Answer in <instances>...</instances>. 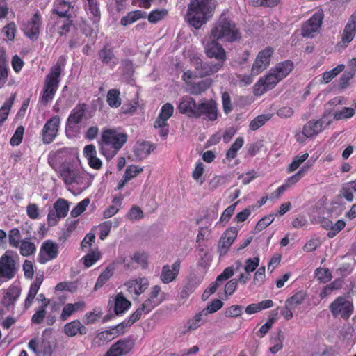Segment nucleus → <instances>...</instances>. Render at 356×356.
<instances>
[{"instance_id": "obj_57", "label": "nucleus", "mask_w": 356, "mask_h": 356, "mask_svg": "<svg viewBox=\"0 0 356 356\" xmlns=\"http://www.w3.org/2000/svg\"><path fill=\"white\" fill-rule=\"evenodd\" d=\"M330 225V230L327 233V236L329 238H333L339 233L341 230H342L346 226V222L343 220H339L335 223L332 222H328Z\"/></svg>"}, {"instance_id": "obj_34", "label": "nucleus", "mask_w": 356, "mask_h": 356, "mask_svg": "<svg viewBox=\"0 0 356 356\" xmlns=\"http://www.w3.org/2000/svg\"><path fill=\"white\" fill-rule=\"evenodd\" d=\"M114 311L117 315H122L131 307V302L122 293H118L115 297Z\"/></svg>"}, {"instance_id": "obj_58", "label": "nucleus", "mask_w": 356, "mask_h": 356, "mask_svg": "<svg viewBox=\"0 0 356 356\" xmlns=\"http://www.w3.org/2000/svg\"><path fill=\"white\" fill-rule=\"evenodd\" d=\"M89 204L90 200L88 198H86L79 202L70 212L72 217L76 218L80 216L83 212L85 211Z\"/></svg>"}, {"instance_id": "obj_52", "label": "nucleus", "mask_w": 356, "mask_h": 356, "mask_svg": "<svg viewBox=\"0 0 356 356\" xmlns=\"http://www.w3.org/2000/svg\"><path fill=\"white\" fill-rule=\"evenodd\" d=\"M211 80H202L192 86L190 89L191 93L193 95H199L208 89L211 86Z\"/></svg>"}, {"instance_id": "obj_36", "label": "nucleus", "mask_w": 356, "mask_h": 356, "mask_svg": "<svg viewBox=\"0 0 356 356\" xmlns=\"http://www.w3.org/2000/svg\"><path fill=\"white\" fill-rule=\"evenodd\" d=\"M77 170H74L68 165H63L59 170V176L66 184H72L74 182Z\"/></svg>"}, {"instance_id": "obj_2", "label": "nucleus", "mask_w": 356, "mask_h": 356, "mask_svg": "<svg viewBox=\"0 0 356 356\" xmlns=\"http://www.w3.org/2000/svg\"><path fill=\"white\" fill-rule=\"evenodd\" d=\"M215 10V0H191L186 19L190 25L199 29L211 19Z\"/></svg>"}, {"instance_id": "obj_1", "label": "nucleus", "mask_w": 356, "mask_h": 356, "mask_svg": "<svg viewBox=\"0 0 356 356\" xmlns=\"http://www.w3.org/2000/svg\"><path fill=\"white\" fill-rule=\"evenodd\" d=\"M344 104V99L342 97H336L325 104V112L323 117L318 120H310L307 122L302 131L296 134V140L303 143L307 138L313 137L321 133L332 123L331 112L333 105Z\"/></svg>"}, {"instance_id": "obj_38", "label": "nucleus", "mask_w": 356, "mask_h": 356, "mask_svg": "<svg viewBox=\"0 0 356 356\" xmlns=\"http://www.w3.org/2000/svg\"><path fill=\"white\" fill-rule=\"evenodd\" d=\"M71 8L70 3L65 0H55L53 12L58 15L60 18L70 17L68 14Z\"/></svg>"}, {"instance_id": "obj_44", "label": "nucleus", "mask_w": 356, "mask_h": 356, "mask_svg": "<svg viewBox=\"0 0 356 356\" xmlns=\"http://www.w3.org/2000/svg\"><path fill=\"white\" fill-rule=\"evenodd\" d=\"M86 11L89 17L94 22L97 23L100 19V11L96 0L87 1Z\"/></svg>"}, {"instance_id": "obj_27", "label": "nucleus", "mask_w": 356, "mask_h": 356, "mask_svg": "<svg viewBox=\"0 0 356 356\" xmlns=\"http://www.w3.org/2000/svg\"><path fill=\"white\" fill-rule=\"evenodd\" d=\"M180 268V262L175 261L172 266L165 265L162 268L161 280L163 283L168 284L172 282L178 275Z\"/></svg>"}, {"instance_id": "obj_53", "label": "nucleus", "mask_w": 356, "mask_h": 356, "mask_svg": "<svg viewBox=\"0 0 356 356\" xmlns=\"http://www.w3.org/2000/svg\"><path fill=\"white\" fill-rule=\"evenodd\" d=\"M168 11L165 9H158L150 12L148 15V21L150 23L156 24L165 17Z\"/></svg>"}, {"instance_id": "obj_56", "label": "nucleus", "mask_w": 356, "mask_h": 356, "mask_svg": "<svg viewBox=\"0 0 356 356\" xmlns=\"http://www.w3.org/2000/svg\"><path fill=\"white\" fill-rule=\"evenodd\" d=\"M142 172H143V167H140L135 165H131L126 168L124 177L126 178L127 180L130 181Z\"/></svg>"}, {"instance_id": "obj_15", "label": "nucleus", "mask_w": 356, "mask_h": 356, "mask_svg": "<svg viewBox=\"0 0 356 356\" xmlns=\"http://www.w3.org/2000/svg\"><path fill=\"white\" fill-rule=\"evenodd\" d=\"M60 124V118L55 115L49 119L42 130L43 143H51L57 136Z\"/></svg>"}, {"instance_id": "obj_41", "label": "nucleus", "mask_w": 356, "mask_h": 356, "mask_svg": "<svg viewBox=\"0 0 356 356\" xmlns=\"http://www.w3.org/2000/svg\"><path fill=\"white\" fill-rule=\"evenodd\" d=\"M17 248H19L20 254L23 257L31 256L36 252V245L31 241L29 238L23 239Z\"/></svg>"}, {"instance_id": "obj_25", "label": "nucleus", "mask_w": 356, "mask_h": 356, "mask_svg": "<svg viewBox=\"0 0 356 356\" xmlns=\"http://www.w3.org/2000/svg\"><path fill=\"white\" fill-rule=\"evenodd\" d=\"M238 234V229L236 227H232L227 229L221 236L219 244L218 250L220 254H225L229 248L232 245Z\"/></svg>"}, {"instance_id": "obj_20", "label": "nucleus", "mask_w": 356, "mask_h": 356, "mask_svg": "<svg viewBox=\"0 0 356 356\" xmlns=\"http://www.w3.org/2000/svg\"><path fill=\"white\" fill-rule=\"evenodd\" d=\"M197 106L198 104H196L193 98L189 96H184L180 99L178 110L181 113L185 114L188 117L198 118Z\"/></svg>"}, {"instance_id": "obj_35", "label": "nucleus", "mask_w": 356, "mask_h": 356, "mask_svg": "<svg viewBox=\"0 0 356 356\" xmlns=\"http://www.w3.org/2000/svg\"><path fill=\"white\" fill-rule=\"evenodd\" d=\"M115 270V263L113 262L110 264L105 270L99 275L97 282L95 285L94 289L97 290L113 276Z\"/></svg>"}, {"instance_id": "obj_16", "label": "nucleus", "mask_w": 356, "mask_h": 356, "mask_svg": "<svg viewBox=\"0 0 356 356\" xmlns=\"http://www.w3.org/2000/svg\"><path fill=\"white\" fill-rule=\"evenodd\" d=\"M323 19V12L321 10L316 12L312 17L302 25V35L311 38H314L315 33L318 32L321 28Z\"/></svg>"}, {"instance_id": "obj_6", "label": "nucleus", "mask_w": 356, "mask_h": 356, "mask_svg": "<svg viewBox=\"0 0 356 356\" xmlns=\"http://www.w3.org/2000/svg\"><path fill=\"white\" fill-rule=\"evenodd\" d=\"M60 73L61 67L59 64L57 63L51 68L45 79L43 93L41 97V102L43 104H47L54 98L58 88Z\"/></svg>"}, {"instance_id": "obj_39", "label": "nucleus", "mask_w": 356, "mask_h": 356, "mask_svg": "<svg viewBox=\"0 0 356 356\" xmlns=\"http://www.w3.org/2000/svg\"><path fill=\"white\" fill-rule=\"evenodd\" d=\"M146 17V13L140 10L131 11L124 17H122L120 24L122 26H127L134 23L135 22Z\"/></svg>"}, {"instance_id": "obj_60", "label": "nucleus", "mask_w": 356, "mask_h": 356, "mask_svg": "<svg viewBox=\"0 0 356 356\" xmlns=\"http://www.w3.org/2000/svg\"><path fill=\"white\" fill-rule=\"evenodd\" d=\"M315 277L323 283L329 282L332 278L331 273L327 268H317L315 270Z\"/></svg>"}, {"instance_id": "obj_22", "label": "nucleus", "mask_w": 356, "mask_h": 356, "mask_svg": "<svg viewBox=\"0 0 356 356\" xmlns=\"http://www.w3.org/2000/svg\"><path fill=\"white\" fill-rule=\"evenodd\" d=\"M86 104H79L71 111L67 121L66 127L73 131L77 129L86 113Z\"/></svg>"}, {"instance_id": "obj_30", "label": "nucleus", "mask_w": 356, "mask_h": 356, "mask_svg": "<svg viewBox=\"0 0 356 356\" xmlns=\"http://www.w3.org/2000/svg\"><path fill=\"white\" fill-rule=\"evenodd\" d=\"M87 331V328L79 320H74L67 323L64 326V332L70 337H74L77 334L81 335L86 334Z\"/></svg>"}, {"instance_id": "obj_11", "label": "nucleus", "mask_w": 356, "mask_h": 356, "mask_svg": "<svg viewBox=\"0 0 356 356\" xmlns=\"http://www.w3.org/2000/svg\"><path fill=\"white\" fill-rule=\"evenodd\" d=\"M174 106L170 103H165L161 108L159 116L154 123V128H159V135L166 137L168 134V120L173 115Z\"/></svg>"}, {"instance_id": "obj_33", "label": "nucleus", "mask_w": 356, "mask_h": 356, "mask_svg": "<svg viewBox=\"0 0 356 356\" xmlns=\"http://www.w3.org/2000/svg\"><path fill=\"white\" fill-rule=\"evenodd\" d=\"M93 180V176L86 172L78 171L76 173L74 182L79 186L81 190H85L88 188L92 184Z\"/></svg>"}, {"instance_id": "obj_7", "label": "nucleus", "mask_w": 356, "mask_h": 356, "mask_svg": "<svg viewBox=\"0 0 356 356\" xmlns=\"http://www.w3.org/2000/svg\"><path fill=\"white\" fill-rule=\"evenodd\" d=\"M18 259V254L11 250H7L0 257V277L10 280L15 276Z\"/></svg>"}, {"instance_id": "obj_45", "label": "nucleus", "mask_w": 356, "mask_h": 356, "mask_svg": "<svg viewBox=\"0 0 356 356\" xmlns=\"http://www.w3.org/2000/svg\"><path fill=\"white\" fill-rule=\"evenodd\" d=\"M120 95V92L118 89H110L108 91L106 102L110 107L116 108L121 105L122 101Z\"/></svg>"}, {"instance_id": "obj_8", "label": "nucleus", "mask_w": 356, "mask_h": 356, "mask_svg": "<svg viewBox=\"0 0 356 356\" xmlns=\"http://www.w3.org/2000/svg\"><path fill=\"white\" fill-rule=\"evenodd\" d=\"M329 309L333 316L348 319L353 314L354 306L348 298L339 296L331 302Z\"/></svg>"}, {"instance_id": "obj_13", "label": "nucleus", "mask_w": 356, "mask_h": 356, "mask_svg": "<svg viewBox=\"0 0 356 356\" xmlns=\"http://www.w3.org/2000/svg\"><path fill=\"white\" fill-rule=\"evenodd\" d=\"M41 25L42 17L39 11H37L23 24L22 30L28 38L35 41L39 37Z\"/></svg>"}, {"instance_id": "obj_19", "label": "nucleus", "mask_w": 356, "mask_h": 356, "mask_svg": "<svg viewBox=\"0 0 356 356\" xmlns=\"http://www.w3.org/2000/svg\"><path fill=\"white\" fill-rule=\"evenodd\" d=\"M356 34V10L348 18L343 31L341 41L339 45L346 47L354 38Z\"/></svg>"}, {"instance_id": "obj_29", "label": "nucleus", "mask_w": 356, "mask_h": 356, "mask_svg": "<svg viewBox=\"0 0 356 356\" xmlns=\"http://www.w3.org/2000/svg\"><path fill=\"white\" fill-rule=\"evenodd\" d=\"M293 63L290 60H286L277 63L272 67V73H274L280 81L286 78L293 69Z\"/></svg>"}, {"instance_id": "obj_46", "label": "nucleus", "mask_w": 356, "mask_h": 356, "mask_svg": "<svg viewBox=\"0 0 356 356\" xmlns=\"http://www.w3.org/2000/svg\"><path fill=\"white\" fill-rule=\"evenodd\" d=\"M244 139L243 137H238L230 148L227 151L226 159L231 161L236 158L238 151L243 147Z\"/></svg>"}, {"instance_id": "obj_26", "label": "nucleus", "mask_w": 356, "mask_h": 356, "mask_svg": "<svg viewBox=\"0 0 356 356\" xmlns=\"http://www.w3.org/2000/svg\"><path fill=\"white\" fill-rule=\"evenodd\" d=\"M83 156L88 161L89 166L95 170H99L102 166V162L97 156L96 147L93 145H86L83 151Z\"/></svg>"}, {"instance_id": "obj_18", "label": "nucleus", "mask_w": 356, "mask_h": 356, "mask_svg": "<svg viewBox=\"0 0 356 356\" xmlns=\"http://www.w3.org/2000/svg\"><path fill=\"white\" fill-rule=\"evenodd\" d=\"M280 81L272 70H270L268 73L261 77L254 86V92L256 95H261L266 91L273 89Z\"/></svg>"}, {"instance_id": "obj_21", "label": "nucleus", "mask_w": 356, "mask_h": 356, "mask_svg": "<svg viewBox=\"0 0 356 356\" xmlns=\"http://www.w3.org/2000/svg\"><path fill=\"white\" fill-rule=\"evenodd\" d=\"M124 286L129 293L138 296L146 290L149 286V281L147 278L145 277H139L128 280L124 284Z\"/></svg>"}, {"instance_id": "obj_10", "label": "nucleus", "mask_w": 356, "mask_h": 356, "mask_svg": "<svg viewBox=\"0 0 356 356\" xmlns=\"http://www.w3.org/2000/svg\"><path fill=\"white\" fill-rule=\"evenodd\" d=\"M69 211L68 202L63 199H58L53 205V208L49 211L47 223L49 226H55L58 222L64 218Z\"/></svg>"}, {"instance_id": "obj_9", "label": "nucleus", "mask_w": 356, "mask_h": 356, "mask_svg": "<svg viewBox=\"0 0 356 356\" xmlns=\"http://www.w3.org/2000/svg\"><path fill=\"white\" fill-rule=\"evenodd\" d=\"M191 63L195 70H197L199 77L211 76L221 70L225 63L220 62L209 61L204 63L199 57H193Z\"/></svg>"}, {"instance_id": "obj_62", "label": "nucleus", "mask_w": 356, "mask_h": 356, "mask_svg": "<svg viewBox=\"0 0 356 356\" xmlns=\"http://www.w3.org/2000/svg\"><path fill=\"white\" fill-rule=\"evenodd\" d=\"M259 264V259L258 257L250 258L245 260L243 269L245 273H251L254 272Z\"/></svg>"}, {"instance_id": "obj_63", "label": "nucleus", "mask_w": 356, "mask_h": 356, "mask_svg": "<svg viewBox=\"0 0 356 356\" xmlns=\"http://www.w3.org/2000/svg\"><path fill=\"white\" fill-rule=\"evenodd\" d=\"M204 172V165L203 163L200 161L196 163L195 168L192 173V177L195 181H200L201 184L204 182V179H202V175H203Z\"/></svg>"}, {"instance_id": "obj_42", "label": "nucleus", "mask_w": 356, "mask_h": 356, "mask_svg": "<svg viewBox=\"0 0 356 356\" xmlns=\"http://www.w3.org/2000/svg\"><path fill=\"white\" fill-rule=\"evenodd\" d=\"M337 105L332 106V111L331 112V119L336 120H341L348 119L353 117L355 114V110L350 107H343L341 110L334 111V107Z\"/></svg>"}, {"instance_id": "obj_48", "label": "nucleus", "mask_w": 356, "mask_h": 356, "mask_svg": "<svg viewBox=\"0 0 356 356\" xmlns=\"http://www.w3.org/2000/svg\"><path fill=\"white\" fill-rule=\"evenodd\" d=\"M272 117L270 113L262 114L254 118L249 124L250 129L256 131L262 127Z\"/></svg>"}, {"instance_id": "obj_31", "label": "nucleus", "mask_w": 356, "mask_h": 356, "mask_svg": "<svg viewBox=\"0 0 356 356\" xmlns=\"http://www.w3.org/2000/svg\"><path fill=\"white\" fill-rule=\"evenodd\" d=\"M356 192V179L342 184L339 194L346 201L351 202L354 200L353 193Z\"/></svg>"}, {"instance_id": "obj_24", "label": "nucleus", "mask_w": 356, "mask_h": 356, "mask_svg": "<svg viewBox=\"0 0 356 356\" xmlns=\"http://www.w3.org/2000/svg\"><path fill=\"white\" fill-rule=\"evenodd\" d=\"M133 346L131 341L120 339L111 346L105 356H124L131 351Z\"/></svg>"}, {"instance_id": "obj_28", "label": "nucleus", "mask_w": 356, "mask_h": 356, "mask_svg": "<svg viewBox=\"0 0 356 356\" xmlns=\"http://www.w3.org/2000/svg\"><path fill=\"white\" fill-rule=\"evenodd\" d=\"M204 314H202L201 312L197 313L193 317L189 318L184 324L181 333L183 334H186L188 332L196 330L199 328L202 325H203L205 321L203 319Z\"/></svg>"}, {"instance_id": "obj_32", "label": "nucleus", "mask_w": 356, "mask_h": 356, "mask_svg": "<svg viewBox=\"0 0 356 356\" xmlns=\"http://www.w3.org/2000/svg\"><path fill=\"white\" fill-rule=\"evenodd\" d=\"M154 149L153 145L149 142H138L134 147V154L139 159L147 158Z\"/></svg>"}, {"instance_id": "obj_54", "label": "nucleus", "mask_w": 356, "mask_h": 356, "mask_svg": "<svg viewBox=\"0 0 356 356\" xmlns=\"http://www.w3.org/2000/svg\"><path fill=\"white\" fill-rule=\"evenodd\" d=\"M223 306V302L219 299L213 300L211 303H209L207 307L201 311L202 314H204V316H207L209 314H213L218 311Z\"/></svg>"}, {"instance_id": "obj_51", "label": "nucleus", "mask_w": 356, "mask_h": 356, "mask_svg": "<svg viewBox=\"0 0 356 356\" xmlns=\"http://www.w3.org/2000/svg\"><path fill=\"white\" fill-rule=\"evenodd\" d=\"M17 28L14 22H10L2 29L3 40L13 41L15 39Z\"/></svg>"}, {"instance_id": "obj_37", "label": "nucleus", "mask_w": 356, "mask_h": 356, "mask_svg": "<svg viewBox=\"0 0 356 356\" xmlns=\"http://www.w3.org/2000/svg\"><path fill=\"white\" fill-rule=\"evenodd\" d=\"M99 56L102 62L110 67L117 65L118 60L113 54L112 49L104 48L99 51Z\"/></svg>"}, {"instance_id": "obj_17", "label": "nucleus", "mask_w": 356, "mask_h": 356, "mask_svg": "<svg viewBox=\"0 0 356 356\" xmlns=\"http://www.w3.org/2000/svg\"><path fill=\"white\" fill-rule=\"evenodd\" d=\"M58 254V245L52 241L47 240L42 243L38 257V262L44 264L53 260Z\"/></svg>"}, {"instance_id": "obj_43", "label": "nucleus", "mask_w": 356, "mask_h": 356, "mask_svg": "<svg viewBox=\"0 0 356 356\" xmlns=\"http://www.w3.org/2000/svg\"><path fill=\"white\" fill-rule=\"evenodd\" d=\"M123 200L122 195L120 194L115 196L112 200V205L108 207L104 212V218H109L113 216L119 211V208L121 206Z\"/></svg>"}, {"instance_id": "obj_49", "label": "nucleus", "mask_w": 356, "mask_h": 356, "mask_svg": "<svg viewBox=\"0 0 356 356\" xmlns=\"http://www.w3.org/2000/svg\"><path fill=\"white\" fill-rule=\"evenodd\" d=\"M70 17L71 16L63 17L56 22L58 32L60 35H65L67 33H68L71 26H72V21L70 20Z\"/></svg>"}, {"instance_id": "obj_40", "label": "nucleus", "mask_w": 356, "mask_h": 356, "mask_svg": "<svg viewBox=\"0 0 356 356\" xmlns=\"http://www.w3.org/2000/svg\"><path fill=\"white\" fill-rule=\"evenodd\" d=\"M273 306V302L271 300H265L259 303H253L248 305L245 312L247 314H254L263 309L270 308Z\"/></svg>"}, {"instance_id": "obj_12", "label": "nucleus", "mask_w": 356, "mask_h": 356, "mask_svg": "<svg viewBox=\"0 0 356 356\" xmlns=\"http://www.w3.org/2000/svg\"><path fill=\"white\" fill-rule=\"evenodd\" d=\"M273 52V48L267 47L258 53L252 66V76H257L269 66Z\"/></svg>"}, {"instance_id": "obj_55", "label": "nucleus", "mask_w": 356, "mask_h": 356, "mask_svg": "<svg viewBox=\"0 0 356 356\" xmlns=\"http://www.w3.org/2000/svg\"><path fill=\"white\" fill-rule=\"evenodd\" d=\"M49 304V301L43 303L42 307L35 312L31 318V321L33 323L40 324L43 321L47 314L46 307L48 306Z\"/></svg>"}, {"instance_id": "obj_14", "label": "nucleus", "mask_w": 356, "mask_h": 356, "mask_svg": "<svg viewBox=\"0 0 356 356\" xmlns=\"http://www.w3.org/2000/svg\"><path fill=\"white\" fill-rule=\"evenodd\" d=\"M218 40L212 39L204 45V52L209 58H214L216 61L225 63L227 52Z\"/></svg>"}, {"instance_id": "obj_47", "label": "nucleus", "mask_w": 356, "mask_h": 356, "mask_svg": "<svg viewBox=\"0 0 356 356\" xmlns=\"http://www.w3.org/2000/svg\"><path fill=\"white\" fill-rule=\"evenodd\" d=\"M23 239L20 231L17 228H13L8 232V243L11 248H17Z\"/></svg>"}, {"instance_id": "obj_64", "label": "nucleus", "mask_w": 356, "mask_h": 356, "mask_svg": "<svg viewBox=\"0 0 356 356\" xmlns=\"http://www.w3.org/2000/svg\"><path fill=\"white\" fill-rule=\"evenodd\" d=\"M127 217L131 221L138 220L143 217V212L138 206H134L131 208Z\"/></svg>"}, {"instance_id": "obj_23", "label": "nucleus", "mask_w": 356, "mask_h": 356, "mask_svg": "<svg viewBox=\"0 0 356 356\" xmlns=\"http://www.w3.org/2000/svg\"><path fill=\"white\" fill-rule=\"evenodd\" d=\"M198 118L203 116L209 120H215L218 117L217 106L214 101L207 100L198 104Z\"/></svg>"}, {"instance_id": "obj_59", "label": "nucleus", "mask_w": 356, "mask_h": 356, "mask_svg": "<svg viewBox=\"0 0 356 356\" xmlns=\"http://www.w3.org/2000/svg\"><path fill=\"white\" fill-rule=\"evenodd\" d=\"M309 157L308 153H304L302 155L296 156L291 163L289 165L288 168L289 172H292L295 170H296L300 165L305 161Z\"/></svg>"}, {"instance_id": "obj_50", "label": "nucleus", "mask_w": 356, "mask_h": 356, "mask_svg": "<svg viewBox=\"0 0 356 356\" xmlns=\"http://www.w3.org/2000/svg\"><path fill=\"white\" fill-rule=\"evenodd\" d=\"M305 293L298 291L286 300V303L295 309L298 305L302 304L305 299Z\"/></svg>"}, {"instance_id": "obj_61", "label": "nucleus", "mask_w": 356, "mask_h": 356, "mask_svg": "<svg viewBox=\"0 0 356 356\" xmlns=\"http://www.w3.org/2000/svg\"><path fill=\"white\" fill-rule=\"evenodd\" d=\"M101 254L99 252H92L86 254L83 258V264L89 268L100 259Z\"/></svg>"}, {"instance_id": "obj_4", "label": "nucleus", "mask_w": 356, "mask_h": 356, "mask_svg": "<svg viewBox=\"0 0 356 356\" xmlns=\"http://www.w3.org/2000/svg\"><path fill=\"white\" fill-rule=\"evenodd\" d=\"M127 134L115 129H106L102 134L99 147L106 159H112L127 142Z\"/></svg>"}, {"instance_id": "obj_5", "label": "nucleus", "mask_w": 356, "mask_h": 356, "mask_svg": "<svg viewBox=\"0 0 356 356\" xmlns=\"http://www.w3.org/2000/svg\"><path fill=\"white\" fill-rule=\"evenodd\" d=\"M166 298V293L161 291L158 285L152 286L150 289L149 297L129 318L128 324L132 325L138 321L143 315L150 312L156 307L163 302Z\"/></svg>"}, {"instance_id": "obj_3", "label": "nucleus", "mask_w": 356, "mask_h": 356, "mask_svg": "<svg viewBox=\"0 0 356 356\" xmlns=\"http://www.w3.org/2000/svg\"><path fill=\"white\" fill-rule=\"evenodd\" d=\"M242 37L237 24L227 15L222 14L214 23L210 31V38L225 42L238 41Z\"/></svg>"}]
</instances>
